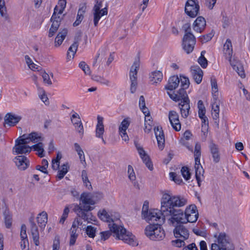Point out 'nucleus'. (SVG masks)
<instances>
[{"label": "nucleus", "instance_id": "b1692460", "mask_svg": "<svg viewBox=\"0 0 250 250\" xmlns=\"http://www.w3.org/2000/svg\"><path fill=\"white\" fill-rule=\"evenodd\" d=\"M58 6H56L54 9V12L50 19L51 21L52 22L51 26L58 29L62 18L60 16L57 15Z\"/></svg>", "mask_w": 250, "mask_h": 250}, {"label": "nucleus", "instance_id": "49530a36", "mask_svg": "<svg viewBox=\"0 0 250 250\" xmlns=\"http://www.w3.org/2000/svg\"><path fill=\"white\" fill-rule=\"evenodd\" d=\"M213 36L214 35L212 32H210L208 34L200 36L199 40L202 43L206 42L209 41L213 37Z\"/></svg>", "mask_w": 250, "mask_h": 250}, {"label": "nucleus", "instance_id": "864d4df0", "mask_svg": "<svg viewBox=\"0 0 250 250\" xmlns=\"http://www.w3.org/2000/svg\"><path fill=\"white\" fill-rule=\"evenodd\" d=\"M169 175L170 178H171L172 180L174 181L177 184L180 185L183 182V180L181 178L180 176H177V175L175 172H170Z\"/></svg>", "mask_w": 250, "mask_h": 250}, {"label": "nucleus", "instance_id": "f8f14e48", "mask_svg": "<svg viewBox=\"0 0 250 250\" xmlns=\"http://www.w3.org/2000/svg\"><path fill=\"white\" fill-rule=\"evenodd\" d=\"M155 134L157 139L158 146L161 150H162L165 146V135L161 127H155L154 128Z\"/></svg>", "mask_w": 250, "mask_h": 250}, {"label": "nucleus", "instance_id": "9b49d317", "mask_svg": "<svg viewBox=\"0 0 250 250\" xmlns=\"http://www.w3.org/2000/svg\"><path fill=\"white\" fill-rule=\"evenodd\" d=\"M168 118L173 128L176 131H179L181 128V125L179 119V115L175 111L169 112Z\"/></svg>", "mask_w": 250, "mask_h": 250}, {"label": "nucleus", "instance_id": "052dcab7", "mask_svg": "<svg viewBox=\"0 0 250 250\" xmlns=\"http://www.w3.org/2000/svg\"><path fill=\"white\" fill-rule=\"evenodd\" d=\"M194 159L200 158L201 157V146L197 143L195 146V150L194 152Z\"/></svg>", "mask_w": 250, "mask_h": 250}, {"label": "nucleus", "instance_id": "79ce46f5", "mask_svg": "<svg viewBox=\"0 0 250 250\" xmlns=\"http://www.w3.org/2000/svg\"><path fill=\"white\" fill-rule=\"evenodd\" d=\"M181 81V87L187 89L190 83L188 78L186 76L180 75V82Z\"/></svg>", "mask_w": 250, "mask_h": 250}, {"label": "nucleus", "instance_id": "774afa93", "mask_svg": "<svg viewBox=\"0 0 250 250\" xmlns=\"http://www.w3.org/2000/svg\"><path fill=\"white\" fill-rule=\"evenodd\" d=\"M26 244L28 245V238H21V247L22 250H28L29 249L26 248Z\"/></svg>", "mask_w": 250, "mask_h": 250}, {"label": "nucleus", "instance_id": "a878e982", "mask_svg": "<svg viewBox=\"0 0 250 250\" xmlns=\"http://www.w3.org/2000/svg\"><path fill=\"white\" fill-rule=\"evenodd\" d=\"M97 120L98 124L96 126V136L98 138H102V136L104 132L103 118L98 116Z\"/></svg>", "mask_w": 250, "mask_h": 250}, {"label": "nucleus", "instance_id": "9d476101", "mask_svg": "<svg viewBox=\"0 0 250 250\" xmlns=\"http://www.w3.org/2000/svg\"><path fill=\"white\" fill-rule=\"evenodd\" d=\"M29 221L30 225V231L34 243L36 246H39L40 245L39 232L38 227L34 222V217L31 216Z\"/></svg>", "mask_w": 250, "mask_h": 250}, {"label": "nucleus", "instance_id": "09e8293b", "mask_svg": "<svg viewBox=\"0 0 250 250\" xmlns=\"http://www.w3.org/2000/svg\"><path fill=\"white\" fill-rule=\"evenodd\" d=\"M73 125H74L76 130L80 134V136L82 137L84 133V130L82 123L79 124L74 122V124Z\"/></svg>", "mask_w": 250, "mask_h": 250}, {"label": "nucleus", "instance_id": "ddd939ff", "mask_svg": "<svg viewBox=\"0 0 250 250\" xmlns=\"http://www.w3.org/2000/svg\"><path fill=\"white\" fill-rule=\"evenodd\" d=\"M206 26L205 19L202 16H199L193 22V29L195 32L201 33L204 30Z\"/></svg>", "mask_w": 250, "mask_h": 250}, {"label": "nucleus", "instance_id": "412c9836", "mask_svg": "<svg viewBox=\"0 0 250 250\" xmlns=\"http://www.w3.org/2000/svg\"><path fill=\"white\" fill-rule=\"evenodd\" d=\"M90 205V204H83L82 203H80V205H78L76 208L77 215L79 217H81L83 213H86L88 211L93 210L94 207Z\"/></svg>", "mask_w": 250, "mask_h": 250}, {"label": "nucleus", "instance_id": "c756f323", "mask_svg": "<svg viewBox=\"0 0 250 250\" xmlns=\"http://www.w3.org/2000/svg\"><path fill=\"white\" fill-rule=\"evenodd\" d=\"M98 216L102 221L107 222H113V219L105 209L99 210L98 212Z\"/></svg>", "mask_w": 250, "mask_h": 250}, {"label": "nucleus", "instance_id": "5701e85b", "mask_svg": "<svg viewBox=\"0 0 250 250\" xmlns=\"http://www.w3.org/2000/svg\"><path fill=\"white\" fill-rule=\"evenodd\" d=\"M68 34V30L66 28H61L56 37L55 40V46H60L65 38Z\"/></svg>", "mask_w": 250, "mask_h": 250}, {"label": "nucleus", "instance_id": "a18cd8bd", "mask_svg": "<svg viewBox=\"0 0 250 250\" xmlns=\"http://www.w3.org/2000/svg\"><path fill=\"white\" fill-rule=\"evenodd\" d=\"M40 74L42 75L43 82L45 83H47L48 85H51L52 83L49 78V75L45 71H41Z\"/></svg>", "mask_w": 250, "mask_h": 250}, {"label": "nucleus", "instance_id": "0eeeda50", "mask_svg": "<svg viewBox=\"0 0 250 250\" xmlns=\"http://www.w3.org/2000/svg\"><path fill=\"white\" fill-rule=\"evenodd\" d=\"M168 220L175 227L173 233L176 238H183L184 240H187L188 238L189 235V231L183 225L186 223H181L178 221L172 222L171 221V217Z\"/></svg>", "mask_w": 250, "mask_h": 250}, {"label": "nucleus", "instance_id": "473e14b6", "mask_svg": "<svg viewBox=\"0 0 250 250\" xmlns=\"http://www.w3.org/2000/svg\"><path fill=\"white\" fill-rule=\"evenodd\" d=\"M28 139L33 143H38L43 141V138L41 133L32 132L28 134Z\"/></svg>", "mask_w": 250, "mask_h": 250}, {"label": "nucleus", "instance_id": "c85d7f7f", "mask_svg": "<svg viewBox=\"0 0 250 250\" xmlns=\"http://www.w3.org/2000/svg\"><path fill=\"white\" fill-rule=\"evenodd\" d=\"M212 113L211 115L213 118V119L214 121L215 124H216L217 127H219V106L218 104H213L212 105Z\"/></svg>", "mask_w": 250, "mask_h": 250}, {"label": "nucleus", "instance_id": "6e6d98bb", "mask_svg": "<svg viewBox=\"0 0 250 250\" xmlns=\"http://www.w3.org/2000/svg\"><path fill=\"white\" fill-rule=\"evenodd\" d=\"M69 212V208L68 207H66L62 213V215L60 219V223L63 224L66 220V219L68 217V213Z\"/></svg>", "mask_w": 250, "mask_h": 250}, {"label": "nucleus", "instance_id": "72a5a7b5", "mask_svg": "<svg viewBox=\"0 0 250 250\" xmlns=\"http://www.w3.org/2000/svg\"><path fill=\"white\" fill-rule=\"evenodd\" d=\"M224 51L226 55L228 54L229 57L230 59L232 53V48L230 40L229 39L227 40L224 45Z\"/></svg>", "mask_w": 250, "mask_h": 250}, {"label": "nucleus", "instance_id": "39448f33", "mask_svg": "<svg viewBox=\"0 0 250 250\" xmlns=\"http://www.w3.org/2000/svg\"><path fill=\"white\" fill-rule=\"evenodd\" d=\"M157 222L156 224H150L145 229L146 235L152 240H161L165 236V231L161 227V223Z\"/></svg>", "mask_w": 250, "mask_h": 250}, {"label": "nucleus", "instance_id": "4468645a", "mask_svg": "<svg viewBox=\"0 0 250 250\" xmlns=\"http://www.w3.org/2000/svg\"><path fill=\"white\" fill-rule=\"evenodd\" d=\"M190 71L195 82L197 84L200 83L203 76V70L198 65H193L191 66Z\"/></svg>", "mask_w": 250, "mask_h": 250}, {"label": "nucleus", "instance_id": "7ed1b4c3", "mask_svg": "<svg viewBox=\"0 0 250 250\" xmlns=\"http://www.w3.org/2000/svg\"><path fill=\"white\" fill-rule=\"evenodd\" d=\"M214 237L216 239L211 245L210 250H234V244L225 232L216 233Z\"/></svg>", "mask_w": 250, "mask_h": 250}, {"label": "nucleus", "instance_id": "2eb2a0df", "mask_svg": "<svg viewBox=\"0 0 250 250\" xmlns=\"http://www.w3.org/2000/svg\"><path fill=\"white\" fill-rule=\"evenodd\" d=\"M209 149L213 158V162L215 163H218L220 160V154L218 146L213 143L211 140L209 144Z\"/></svg>", "mask_w": 250, "mask_h": 250}, {"label": "nucleus", "instance_id": "3c124183", "mask_svg": "<svg viewBox=\"0 0 250 250\" xmlns=\"http://www.w3.org/2000/svg\"><path fill=\"white\" fill-rule=\"evenodd\" d=\"M198 62L203 68H206L208 66V60L203 54L198 59Z\"/></svg>", "mask_w": 250, "mask_h": 250}, {"label": "nucleus", "instance_id": "13d9d810", "mask_svg": "<svg viewBox=\"0 0 250 250\" xmlns=\"http://www.w3.org/2000/svg\"><path fill=\"white\" fill-rule=\"evenodd\" d=\"M195 170V177H201V175H203L204 170L201 165L194 166Z\"/></svg>", "mask_w": 250, "mask_h": 250}, {"label": "nucleus", "instance_id": "6ab92c4d", "mask_svg": "<svg viewBox=\"0 0 250 250\" xmlns=\"http://www.w3.org/2000/svg\"><path fill=\"white\" fill-rule=\"evenodd\" d=\"M138 152L146 167L150 170H152L153 169V165L149 157L146 154L144 148L142 147L138 148Z\"/></svg>", "mask_w": 250, "mask_h": 250}, {"label": "nucleus", "instance_id": "4c0bfd02", "mask_svg": "<svg viewBox=\"0 0 250 250\" xmlns=\"http://www.w3.org/2000/svg\"><path fill=\"white\" fill-rule=\"evenodd\" d=\"M186 88L181 87L177 92L179 101H184L186 99L188 98L187 92Z\"/></svg>", "mask_w": 250, "mask_h": 250}, {"label": "nucleus", "instance_id": "8fccbe9b", "mask_svg": "<svg viewBox=\"0 0 250 250\" xmlns=\"http://www.w3.org/2000/svg\"><path fill=\"white\" fill-rule=\"evenodd\" d=\"M0 14L1 17L5 19V20H8L9 19L8 15L6 13V8L5 6V3L4 4H2V3H0Z\"/></svg>", "mask_w": 250, "mask_h": 250}, {"label": "nucleus", "instance_id": "a211bd4d", "mask_svg": "<svg viewBox=\"0 0 250 250\" xmlns=\"http://www.w3.org/2000/svg\"><path fill=\"white\" fill-rule=\"evenodd\" d=\"M21 119V117L12 113H8L4 117V124H7L10 126H14ZM5 125V124H4Z\"/></svg>", "mask_w": 250, "mask_h": 250}, {"label": "nucleus", "instance_id": "338daca9", "mask_svg": "<svg viewBox=\"0 0 250 250\" xmlns=\"http://www.w3.org/2000/svg\"><path fill=\"white\" fill-rule=\"evenodd\" d=\"M182 29L185 32V34H192L191 32L190 24L189 22L184 24L182 26Z\"/></svg>", "mask_w": 250, "mask_h": 250}, {"label": "nucleus", "instance_id": "680f3d73", "mask_svg": "<svg viewBox=\"0 0 250 250\" xmlns=\"http://www.w3.org/2000/svg\"><path fill=\"white\" fill-rule=\"evenodd\" d=\"M39 90L41 92H42V93L40 95V99L42 100V101L44 103L46 104H49L48 99L47 97V95L45 94V91L43 90V88H39Z\"/></svg>", "mask_w": 250, "mask_h": 250}, {"label": "nucleus", "instance_id": "20e7f679", "mask_svg": "<svg viewBox=\"0 0 250 250\" xmlns=\"http://www.w3.org/2000/svg\"><path fill=\"white\" fill-rule=\"evenodd\" d=\"M149 203L147 201L144 202L142 210V217L147 222L150 223V221H159L160 223H164L166 217H164L161 214V209L158 210L157 209L150 210L148 212Z\"/></svg>", "mask_w": 250, "mask_h": 250}, {"label": "nucleus", "instance_id": "58836bf2", "mask_svg": "<svg viewBox=\"0 0 250 250\" xmlns=\"http://www.w3.org/2000/svg\"><path fill=\"white\" fill-rule=\"evenodd\" d=\"M77 231L74 229H70V237L69 241L70 246H73L78 238V234L76 233Z\"/></svg>", "mask_w": 250, "mask_h": 250}, {"label": "nucleus", "instance_id": "c03bdc74", "mask_svg": "<svg viewBox=\"0 0 250 250\" xmlns=\"http://www.w3.org/2000/svg\"><path fill=\"white\" fill-rule=\"evenodd\" d=\"M96 229L91 226H88L86 228V233L90 238H94L95 236Z\"/></svg>", "mask_w": 250, "mask_h": 250}, {"label": "nucleus", "instance_id": "2f4dec72", "mask_svg": "<svg viewBox=\"0 0 250 250\" xmlns=\"http://www.w3.org/2000/svg\"><path fill=\"white\" fill-rule=\"evenodd\" d=\"M3 215L4 218V223L6 228L10 229L12 226V218L9 210L8 209H5L3 212Z\"/></svg>", "mask_w": 250, "mask_h": 250}, {"label": "nucleus", "instance_id": "1a4fd4ad", "mask_svg": "<svg viewBox=\"0 0 250 250\" xmlns=\"http://www.w3.org/2000/svg\"><path fill=\"white\" fill-rule=\"evenodd\" d=\"M196 38L193 34H185L182 40L183 49L188 54L191 53L194 48Z\"/></svg>", "mask_w": 250, "mask_h": 250}, {"label": "nucleus", "instance_id": "423d86ee", "mask_svg": "<svg viewBox=\"0 0 250 250\" xmlns=\"http://www.w3.org/2000/svg\"><path fill=\"white\" fill-rule=\"evenodd\" d=\"M140 57L138 55L131 66L129 72V77L131 81L130 90L131 93H134L136 90L137 85V73L140 67Z\"/></svg>", "mask_w": 250, "mask_h": 250}, {"label": "nucleus", "instance_id": "bf43d9fd", "mask_svg": "<svg viewBox=\"0 0 250 250\" xmlns=\"http://www.w3.org/2000/svg\"><path fill=\"white\" fill-rule=\"evenodd\" d=\"M212 91L213 93H216L218 92V85L217 83V81L216 79L214 77H211L210 79Z\"/></svg>", "mask_w": 250, "mask_h": 250}, {"label": "nucleus", "instance_id": "4be33fe9", "mask_svg": "<svg viewBox=\"0 0 250 250\" xmlns=\"http://www.w3.org/2000/svg\"><path fill=\"white\" fill-rule=\"evenodd\" d=\"M47 214L45 211L39 213L37 217V221L41 230H43L47 223Z\"/></svg>", "mask_w": 250, "mask_h": 250}, {"label": "nucleus", "instance_id": "f3484780", "mask_svg": "<svg viewBox=\"0 0 250 250\" xmlns=\"http://www.w3.org/2000/svg\"><path fill=\"white\" fill-rule=\"evenodd\" d=\"M14 162L20 170H25L29 165V161L24 156H18L14 159Z\"/></svg>", "mask_w": 250, "mask_h": 250}, {"label": "nucleus", "instance_id": "6e6552de", "mask_svg": "<svg viewBox=\"0 0 250 250\" xmlns=\"http://www.w3.org/2000/svg\"><path fill=\"white\" fill-rule=\"evenodd\" d=\"M200 6L198 0H187L185 4V13L191 18L196 17L199 14Z\"/></svg>", "mask_w": 250, "mask_h": 250}, {"label": "nucleus", "instance_id": "dca6fc26", "mask_svg": "<svg viewBox=\"0 0 250 250\" xmlns=\"http://www.w3.org/2000/svg\"><path fill=\"white\" fill-rule=\"evenodd\" d=\"M189 103V98H187L186 100L182 101L181 103H179L181 114L184 118H187L189 114V112L190 108Z\"/></svg>", "mask_w": 250, "mask_h": 250}, {"label": "nucleus", "instance_id": "a19ab883", "mask_svg": "<svg viewBox=\"0 0 250 250\" xmlns=\"http://www.w3.org/2000/svg\"><path fill=\"white\" fill-rule=\"evenodd\" d=\"M80 218L88 223H90L92 221H95V217L92 215V213L88 212L86 213H83Z\"/></svg>", "mask_w": 250, "mask_h": 250}, {"label": "nucleus", "instance_id": "0e129e2a", "mask_svg": "<svg viewBox=\"0 0 250 250\" xmlns=\"http://www.w3.org/2000/svg\"><path fill=\"white\" fill-rule=\"evenodd\" d=\"M71 120L73 124H74V122L79 124L82 123L80 116L76 112H74L71 116Z\"/></svg>", "mask_w": 250, "mask_h": 250}, {"label": "nucleus", "instance_id": "cd10ccee", "mask_svg": "<svg viewBox=\"0 0 250 250\" xmlns=\"http://www.w3.org/2000/svg\"><path fill=\"white\" fill-rule=\"evenodd\" d=\"M13 151L17 154L29 153L31 151V147L27 145L15 146L13 148Z\"/></svg>", "mask_w": 250, "mask_h": 250}, {"label": "nucleus", "instance_id": "393cba45", "mask_svg": "<svg viewBox=\"0 0 250 250\" xmlns=\"http://www.w3.org/2000/svg\"><path fill=\"white\" fill-rule=\"evenodd\" d=\"M229 62L233 69L237 72L239 76L242 78H245L246 75L243 64L239 62H236L234 63L231 59L229 60Z\"/></svg>", "mask_w": 250, "mask_h": 250}, {"label": "nucleus", "instance_id": "37998d69", "mask_svg": "<svg viewBox=\"0 0 250 250\" xmlns=\"http://www.w3.org/2000/svg\"><path fill=\"white\" fill-rule=\"evenodd\" d=\"M182 175L186 180H188L190 178V172L187 167H183L181 170Z\"/></svg>", "mask_w": 250, "mask_h": 250}, {"label": "nucleus", "instance_id": "e433bc0d", "mask_svg": "<svg viewBox=\"0 0 250 250\" xmlns=\"http://www.w3.org/2000/svg\"><path fill=\"white\" fill-rule=\"evenodd\" d=\"M151 77L152 78L151 81L157 83L156 81L161 82L163 79V74L160 71H156L152 72Z\"/></svg>", "mask_w": 250, "mask_h": 250}, {"label": "nucleus", "instance_id": "de8ad7c7", "mask_svg": "<svg viewBox=\"0 0 250 250\" xmlns=\"http://www.w3.org/2000/svg\"><path fill=\"white\" fill-rule=\"evenodd\" d=\"M179 238L180 239H177L175 240H172L171 241V244L172 246L176 247H181L182 246H184L185 245V240H184L183 238Z\"/></svg>", "mask_w": 250, "mask_h": 250}, {"label": "nucleus", "instance_id": "e2e57ef3", "mask_svg": "<svg viewBox=\"0 0 250 250\" xmlns=\"http://www.w3.org/2000/svg\"><path fill=\"white\" fill-rule=\"evenodd\" d=\"M93 200L95 202V204L103 198V194L101 192H96L91 194Z\"/></svg>", "mask_w": 250, "mask_h": 250}, {"label": "nucleus", "instance_id": "c9c22d12", "mask_svg": "<svg viewBox=\"0 0 250 250\" xmlns=\"http://www.w3.org/2000/svg\"><path fill=\"white\" fill-rule=\"evenodd\" d=\"M69 167L68 164H64L62 166V169L58 171V175L57 177L59 179L61 180L62 179L65 175L67 173Z\"/></svg>", "mask_w": 250, "mask_h": 250}, {"label": "nucleus", "instance_id": "7c9ffc66", "mask_svg": "<svg viewBox=\"0 0 250 250\" xmlns=\"http://www.w3.org/2000/svg\"><path fill=\"white\" fill-rule=\"evenodd\" d=\"M81 201L83 204L95 205V202L93 200L91 194L83 193L81 196Z\"/></svg>", "mask_w": 250, "mask_h": 250}, {"label": "nucleus", "instance_id": "69168bd1", "mask_svg": "<svg viewBox=\"0 0 250 250\" xmlns=\"http://www.w3.org/2000/svg\"><path fill=\"white\" fill-rule=\"evenodd\" d=\"M21 238H28L26 234V227L25 224H22L21 226Z\"/></svg>", "mask_w": 250, "mask_h": 250}, {"label": "nucleus", "instance_id": "f257e3e1", "mask_svg": "<svg viewBox=\"0 0 250 250\" xmlns=\"http://www.w3.org/2000/svg\"><path fill=\"white\" fill-rule=\"evenodd\" d=\"M187 202V200L184 198L165 193L161 199V214L164 217L171 216L172 222H195L198 218V213L195 205L187 207L185 213L182 209L177 208L186 205Z\"/></svg>", "mask_w": 250, "mask_h": 250}, {"label": "nucleus", "instance_id": "f704fd0d", "mask_svg": "<svg viewBox=\"0 0 250 250\" xmlns=\"http://www.w3.org/2000/svg\"><path fill=\"white\" fill-rule=\"evenodd\" d=\"M34 151L38 152V156L40 157H43L44 156V149L43 148V144L42 142H38L37 144L33 145L31 147Z\"/></svg>", "mask_w": 250, "mask_h": 250}, {"label": "nucleus", "instance_id": "ea45409f", "mask_svg": "<svg viewBox=\"0 0 250 250\" xmlns=\"http://www.w3.org/2000/svg\"><path fill=\"white\" fill-rule=\"evenodd\" d=\"M58 14L57 15H61L62 14L65 8L66 4V0H59L58 3Z\"/></svg>", "mask_w": 250, "mask_h": 250}, {"label": "nucleus", "instance_id": "4d7b16f0", "mask_svg": "<svg viewBox=\"0 0 250 250\" xmlns=\"http://www.w3.org/2000/svg\"><path fill=\"white\" fill-rule=\"evenodd\" d=\"M202 120V131L204 132L203 130L208 131V118L205 116L202 118H200Z\"/></svg>", "mask_w": 250, "mask_h": 250}, {"label": "nucleus", "instance_id": "aec40b11", "mask_svg": "<svg viewBox=\"0 0 250 250\" xmlns=\"http://www.w3.org/2000/svg\"><path fill=\"white\" fill-rule=\"evenodd\" d=\"M180 79L178 76L174 75L169 78L167 84L165 86V88L169 90L175 89L179 85Z\"/></svg>", "mask_w": 250, "mask_h": 250}, {"label": "nucleus", "instance_id": "5fc2aeb1", "mask_svg": "<svg viewBox=\"0 0 250 250\" xmlns=\"http://www.w3.org/2000/svg\"><path fill=\"white\" fill-rule=\"evenodd\" d=\"M79 66L84 71L85 74H90V68L84 62H81Z\"/></svg>", "mask_w": 250, "mask_h": 250}, {"label": "nucleus", "instance_id": "603ef678", "mask_svg": "<svg viewBox=\"0 0 250 250\" xmlns=\"http://www.w3.org/2000/svg\"><path fill=\"white\" fill-rule=\"evenodd\" d=\"M130 124L129 121L127 118H125L123 120L119 127V130H123L125 132Z\"/></svg>", "mask_w": 250, "mask_h": 250}, {"label": "nucleus", "instance_id": "f03ea898", "mask_svg": "<svg viewBox=\"0 0 250 250\" xmlns=\"http://www.w3.org/2000/svg\"><path fill=\"white\" fill-rule=\"evenodd\" d=\"M109 227L110 230L100 232L101 240L105 241L108 239L113 232L116 235V238L121 239L125 243L132 246L138 245L137 242L132 238V234H130L129 232L126 233V230L123 227L119 226L115 224H113L111 226L109 224Z\"/></svg>", "mask_w": 250, "mask_h": 250}, {"label": "nucleus", "instance_id": "bb28decb", "mask_svg": "<svg viewBox=\"0 0 250 250\" xmlns=\"http://www.w3.org/2000/svg\"><path fill=\"white\" fill-rule=\"evenodd\" d=\"M75 40L74 42L69 47L67 51V58L68 60L74 58L79 46L78 39H76L75 37Z\"/></svg>", "mask_w": 250, "mask_h": 250}]
</instances>
